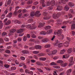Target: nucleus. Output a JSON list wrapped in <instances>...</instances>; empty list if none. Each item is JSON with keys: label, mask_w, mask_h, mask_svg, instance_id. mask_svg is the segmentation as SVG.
<instances>
[{"label": "nucleus", "mask_w": 75, "mask_h": 75, "mask_svg": "<svg viewBox=\"0 0 75 75\" xmlns=\"http://www.w3.org/2000/svg\"><path fill=\"white\" fill-rule=\"evenodd\" d=\"M59 43L58 40H56L55 44L54 45V46H57L58 47H61L64 46V44L62 43Z\"/></svg>", "instance_id": "1"}, {"label": "nucleus", "mask_w": 75, "mask_h": 75, "mask_svg": "<svg viewBox=\"0 0 75 75\" xmlns=\"http://www.w3.org/2000/svg\"><path fill=\"white\" fill-rule=\"evenodd\" d=\"M62 32V30L61 29L58 30L57 32H56V34L58 36H60L61 35V34Z\"/></svg>", "instance_id": "2"}, {"label": "nucleus", "mask_w": 75, "mask_h": 75, "mask_svg": "<svg viewBox=\"0 0 75 75\" xmlns=\"http://www.w3.org/2000/svg\"><path fill=\"white\" fill-rule=\"evenodd\" d=\"M57 52V51L56 50H54L52 52H51L48 54L49 55H55V54Z\"/></svg>", "instance_id": "3"}, {"label": "nucleus", "mask_w": 75, "mask_h": 75, "mask_svg": "<svg viewBox=\"0 0 75 75\" xmlns=\"http://www.w3.org/2000/svg\"><path fill=\"white\" fill-rule=\"evenodd\" d=\"M42 47L39 45H36L35 46V49L37 50H41Z\"/></svg>", "instance_id": "4"}, {"label": "nucleus", "mask_w": 75, "mask_h": 75, "mask_svg": "<svg viewBox=\"0 0 75 75\" xmlns=\"http://www.w3.org/2000/svg\"><path fill=\"white\" fill-rule=\"evenodd\" d=\"M40 13V12L39 11H37L35 13V16L37 17H39L41 15V14L39 13Z\"/></svg>", "instance_id": "5"}, {"label": "nucleus", "mask_w": 75, "mask_h": 75, "mask_svg": "<svg viewBox=\"0 0 75 75\" xmlns=\"http://www.w3.org/2000/svg\"><path fill=\"white\" fill-rule=\"evenodd\" d=\"M16 30L15 29H12L11 30V31H10V33L9 34V35L11 36L13 35V33H14L15 32H16Z\"/></svg>", "instance_id": "6"}, {"label": "nucleus", "mask_w": 75, "mask_h": 75, "mask_svg": "<svg viewBox=\"0 0 75 75\" xmlns=\"http://www.w3.org/2000/svg\"><path fill=\"white\" fill-rule=\"evenodd\" d=\"M27 28H31V29H35L36 28H37V27L35 26V27H33V26L32 27V26H31V25L30 24H29L27 25Z\"/></svg>", "instance_id": "7"}, {"label": "nucleus", "mask_w": 75, "mask_h": 75, "mask_svg": "<svg viewBox=\"0 0 75 75\" xmlns=\"http://www.w3.org/2000/svg\"><path fill=\"white\" fill-rule=\"evenodd\" d=\"M69 42L66 41L63 44V45H64V47H68V46H69Z\"/></svg>", "instance_id": "8"}, {"label": "nucleus", "mask_w": 75, "mask_h": 75, "mask_svg": "<svg viewBox=\"0 0 75 75\" xmlns=\"http://www.w3.org/2000/svg\"><path fill=\"white\" fill-rule=\"evenodd\" d=\"M72 71V70L71 69H69L67 70L66 71V74L67 75H71L70 74L71 73Z\"/></svg>", "instance_id": "9"}, {"label": "nucleus", "mask_w": 75, "mask_h": 75, "mask_svg": "<svg viewBox=\"0 0 75 75\" xmlns=\"http://www.w3.org/2000/svg\"><path fill=\"white\" fill-rule=\"evenodd\" d=\"M68 0H60L59 1V3L61 4V3H62L63 4H64L65 3V1H68Z\"/></svg>", "instance_id": "10"}, {"label": "nucleus", "mask_w": 75, "mask_h": 75, "mask_svg": "<svg viewBox=\"0 0 75 75\" xmlns=\"http://www.w3.org/2000/svg\"><path fill=\"white\" fill-rule=\"evenodd\" d=\"M49 41V40L47 38L42 39V41L43 42H47Z\"/></svg>", "instance_id": "11"}, {"label": "nucleus", "mask_w": 75, "mask_h": 75, "mask_svg": "<svg viewBox=\"0 0 75 75\" xmlns=\"http://www.w3.org/2000/svg\"><path fill=\"white\" fill-rule=\"evenodd\" d=\"M45 23H40V25H38V27L39 28H41L42 27L44 26Z\"/></svg>", "instance_id": "12"}, {"label": "nucleus", "mask_w": 75, "mask_h": 75, "mask_svg": "<svg viewBox=\"0 0 75 75\" xmlns=\"http://www.w3.org/2000/svg\"><path fill=\"white\" fill-rule=\"evenodd\" d=\"M73 52V49L72 48L69 49L68 50H67V52L68 53H71Z\"/></svg>", "instance_id": "13"}, {"label": "nucleus", "mask_w": 75, "mask_h": 75, "mask_svg": "<svg viewBox=\"0 0 75 75\" xmlns=\"http://www.w3.org/2000/svg\"><path fill=\"white\" fill-rule=\"evenodd\" d=\"M68 5L71 7H74V4L72 2H69Z\"/></svg>", "instance_id": "14"}, {"label": "nucleus", "mask_w": 75, "mask_h": 75, "mask_svg": "<svg viewBox=\"0 0 75 75\" xmlns=\"http://www.w3.org/2000/svg\"><path fill=\"white\" fill-rule=\"evenodd\" d=\"M60 15V14H59V13H58L57 15H56V14H54L53 15V18L54 19H56V18H57V16L58 15Z\"/></svg>", "instance_id": "15"}, {"label": "nucleus", "mask_w": 75, "mask_h": 75, "mask_svg": "<svg viewBox=\"0 0 75 75\" xmlns=\"http://www.w3.org/2000/svg\"><path fill=\"white\" fill-rule=\"evenodd\" d=\"M22 52L24 54H27L29 53L28 51V50H22Z\"/></svg>", "instance_id": "16"}, {"label": "nucleus", "mask_w": 75, "mask_h": 75, "mask_svg": "<svg viewBox=\"0 0 75 75\" xmlns=\"http://www.w3.org/2000/svg\"><path fill=\"white\" fill-rule=\"evenodd\" d=\"M62 8L60 6H58L57 10L58 11H60L62 10Z\"/></svg>", "instance_id": "17"}, {"label": "nucleus", "mask_w": 75, "mask_h": 75, "mask_svg": "<svg viewBox=\"0 0 75 75\" xmlns=\"http://www.w3.org/2000/svg\"><path fill=\"white\" fill-rule=\"evenodd\" d=\"M11 23V21L10 20H9L7 21V22H6L5 23V25H8L10 24Z\"/></svg>", "instance_id": "18"}, {"label": "nucleus", "mask_w": 75, "mask_h": 75, "mask_svg": "<svg viewBox=\"0 0 75 75\" xmlns=\"http://www.w3.org/2000/svg\"><path fill=\"white\" fill-rule=\"evenodd\" d=\"M12 13H10L6 16V17L11 18L12 16Z\"/></svg>", "instance_id": "19"}, {"label": "nucleus", "mask_w": 75, "mask_h": 75, "mask_svg": "<svg viewBox=\"0 0 75 75\" xmlns=\"http://www.w3.org/2000/svg\"><path fill=\"white\" fill-rule=\"evenodd\" d=\"M51 45L50 44L46 45H45V47L46 48H49L51 47Z\"/></svg>", "instance_id": "20"}, {"label": "nucleus", "mask_w": 75, "mask_h": 75, "mask_svg": "<svg viewBox=\"0 0 75 75\" xmlns=\"http://www.w3.org/2000/svg\"><path fill=\"white\" fill-rule=\"evenodd\" d=\"M39 59L40 61H45L47 59L46 58L43 57L40 58Z\"/></svg>", "instance_id": "21"}, {"label": "nucleus", "mask_w": 75, "mask_h": 75, "mask_svg": "<svg viewBox=\"0 0 75 75\" xmlns=\"http://www.w3.org/2000/svg\"><path fill=\"white\" fill-rule=\"evenodd\" d=\"M40 53V52L38 51H33V53L35 54H38Z\"/></svg>", "instance_id": "22"}, {"label": "nucleus", "mask_w": 75, "mask_h": 75, "mask_svg": "<svg viewBox=\"0 0 75 75\" xmlns=\"http://www.w3.org/2000/svg\"><path fill=\"white\" fill-rule=\"evenodd\" d=\"M23 29H20V30H17V33H20L22 32H23Z\"/></svg>", "instance_id": "23"}, {"label": "nucleus", "mask_w": 75, "mask_h": 75, "mask_svg": "<svg viewBox=\"0 0 75 75\" xmlns=\"http://www.w3.org/2000/svg\"><path fill=\"white\" fill-rule=\"evenodd\" d=\"M46 33L45 31H42L40 32V34L41 35H46Z\"/></svg>", "instance_id": "24"}, {"label": "nucleus", "mask_w": 75, "mask_h": 75, "mask_svg": "<svg viewBox=\"0 0 75 75\" xmlns=\"http://www.w3.org/2000/svg\"><path fill=\"white\" fill-rule=\"evenodd\" d=\"M64 10H65V11H67L68 10H69V8L68 6H65V7L64 8Z\"/></svg>", "instance_id": "25"}, {"label": "nucleus", "mask_w": 75, "mask_h": 75, "mask_svg": "<svg viewBox=\"0 0 75 75\" xmlns=\"http://www.w3.org/2000/svg\"><path fill=\"white\" fill-rule=\"evenodd\" d=\"M65 52L66 51L64 50H62L61 51V52H60V54H64Z\"/></svg>", "instance_id": "26"}, {"label": "nucleus", "mask_w": 75, "mask_h": 75, "mask_svg": "<svg viewBox=\"0 0 75 75\" xmlns=\"http://www.w3.org/2000/svg\"><path fill=\"white\" fill-rule=\"evenodd\" d=\"M38 55L39 56H45V54L40 53Z\"/></svg>", "instance_id": "27"}, {"label": "nucleus", "mask_w": 75, "mask_h": 75, "mask_svg": "<svg viewBox=\"0 0 75 75\" xmlns=\"http://www.w3.org/2000/svg\"><path fill=\"white\" fill-rule=\"evenodd\" d=\"M58 36L60 37V39H61V40H63V39H64V35L63 34H61V35Z\"/></svg>", "instance_id": "28"}, {"label": "nucleus", "mask_w": 75, "mask_h": 75, "mask_svg": "<svg viewBox=\"0 0 75 75\" xmlns=\"http://www.w3.org/2000/svg\"><path fill=\"white\" fill-rule=\"evenodd\" d=\"M36 64L38 65H40V66H42L43 65L42 63H41L40 62H36Z\"/></svg>", "instance_id": "29"}, {"label": "nucleus", "mask_w": 75, "mask_h": 75, "mask_svg": "<svg viewBox=\"0 0 75 75\" xmlns=\"http://www.w3.org/2000/svg\"><path fill=\"white\" fill-rule=\"evenodd\" d=\"M55 2V1H54V0H52V1H51V4H52V6H53L54 4V3Z\"/></svg>", "instance_id": "30"}, {"label": "nucleus", "mask_w": 75, "mask_h": 75, "mask_svg": "<svg viewBox=\"0 0 75 75\" xmlns=\"http://www.w3.org/2000/svg\"><path fill=\"white\" fill-rule=\"evenodd\" d=\"M71 29L73 30L75 29V24H73L71 25Z\"/></svg>", "instance_id": "31"}, {"label": "nucleus", "mask_w": 75, "mask_h": 75, "mask_svg": "<svg viewBox=\"0 0 75 75\" xmlns=\"http://www.w3.org/2000/svg\"><path fill=\"white\" fill-rule=\"evenodd\" d=\"M52 33V30H48V31H47V34H50L51 33Z\"/></svg>", "instance_id": "32"}, {"label": "nucleus", "mask_w": 75, "mask_h": 75, "mask_svg": "<svg viewBox=\"0 0 75 75\" xmlns=\"http://www.w3.org/2000/svg\"><path fill=\"white\" fill-rule=\"evenodd\" d=\"M33 3V1L32 0L29 1L27 2V4L28 5H30Z\"/></svg>", "instance_id": "33"}, {"label": "nucleus", "mask_w": 75, "mask_h": 75, "mask_svg": "<svg viewBox=\"0 0 75 75\" xmlns=\"http://www.w3.org/2000/svg\"><path fill=\"white\" fill-rule=\"evenodd\" d=\"M68 65L67 63H65L64 64H62L61 66L63 67H66Z\"/></svg>", "instance_id": "34"}, {"label": "nucleus", "mask_w": 75, "mask_h": 75, "mask_svg": "<svg viewBox=\"0 0 75 75\" xmlns=\"http://www.w3.org/2000/svg\"><path fill=\"white\" fill-rule=\"evenodd\" d=\"M25 64L24 63H21L20 64H19V66L20 67H23L24 65Z\"/></svg>", "instance_id": "35"}, {"label": "nucleus", "mask_w": 75, "mask_h": 75, "mask_svg": "<svg viewBox=\"0 0 75 75\" xmlns=\"http://www.w3.org/2000/svg\"><path fill=\"white\" fill-rule=\"evenodd\" d=\"M7 33H6L5 32H4L2 33V36H4L7 35Z\"/></svg>", "instance_id": "36"}, {"label": "nucleus", "mask_w": 75, "mask_h": 75, "mask_svg": "<svg viewBox=\"0 0 75 75\" xmlns=\"http://www.w3.org/2000/svg\"><path fill=\"white\" fill-rule=\"evenodd\" d=\"M5 16V15L4 14H3L2 16H1V19L2 20L4 19V17Z\"/></svg>", "instance_id": "37"}, {"label": "nucleus", "mask_w": 75, "mask_h": 75, "mask_svg": "<svg viewBox=\"0 0 75 75\" xmlns=\"http://www.w3.org/2000/svg\"><path fill=\"white\" fill-rule=\"evenodd\" d=\"M73 57H71V58L69 59V62H73Z\"/></svg>", "instance_id": "38"}, {"label": "nucleus", "mask_w": 75, "mask_h": 75, "mask_svg": "<svg viewBox=\"0 0 75 75\" xmlns=\"http://www.w3.org/2000/svg\"><path fill=\"white\" fill-rule=\"evenodd\" d=\"M51 28V27L50 25H48L45 27V29H50Z\"/></svg>", "instance_id": "39"}, {"label": "nucleus", "mask_w": 75, "mask_h": 75, "mask_svg": "<svg viewBox=\"0 0 75 75\" xmlns=\"http://www.w3.org/2000/svg\"><path fill=\"white\" fill-rule=\"evenodd\" d=\"M4 67L6 68L7 69H8L9 67V66L8 64H5L4 66Z\"/></svg>", "instance_id": "40"}, {"label": "nucleus", "mask_w": 75, "mask_h": 75, "mask_svg": "<svg viewBox=\"0 0 75 75\" xmlns=\"http://www.w3.org/2000/svg\"><path fill=\"white\" fill-rule=\"evenodd\" d=\"M63 62V61L62 60H59L57 61V63L58 64H61Z\"/></svg>", "instance_id": "41"}, {"label": "nucleus", "mask_w": 75, "mask_h": 75, "mask_svg": "<svg viewBox=\"0 0 75 75\" xmlns=\"http://www.w3.org/2000/svg\"><path fill=\"white\" fill-rule=\"evenodd\" d=\"M16 67H13L11 68V70L12 71L16 69Z\"/></svg>", "instance_id": "42"}, {"label": "nucleus", "mask_w": 75, "mask_h": 75, "mask_svg": "<svg viewBox=\"0 0 75 75\" xmlns=\"http://www.w3.org/2000/svg\"><path fill=\"white\" fill-rule=\"evenodd\" d=\"M50 18H49L47 16H45V17L44 18V19L45 20H48L50 19Z\"/></svg>", "instance_id": "43"}, {"label": "nucleus", "mask_w": 75, "mask_h": 75, "mask_svg": "<svg viewBox=\"0 0 75 75\" xmlns=\"http://www.w3.org/2000/svg\"><path fill=\"white\" fill-rule=\"evenodd\" d=\"M30 16L32 17L34 16V12H31L30 13Z\"/></svg>", "instance_id": "44"}, {"label": "nucleus", "mask_w": 75, "mask_h": 75, "mask_svg": "<svg viewBox=\"0 0 75 75\" xmlns=\"http://www.w3.org/2000/svg\"><path fill=\"white\" fill-rule=\"evenodd\" d=\"M54 68H55V69H59L60 68V67H59L58 66H55L54 67Z\"/></svg>", "instance_id": "45"}, {"label": "nucleus", "mask_w": 75, "mask_h": 75, "mask_svg": "<svg viewBox=\"0 0 75 75\" xmlns=\"http://www.w3.org/2000/svg\"><path fill=\"white\" fill-rule=\"evenodd\" d=\"M37 69H38V70L39 71V72H41V73L43 72V71L41 70L40 69L38 68Z\"/></svg>", "instance_id": "46"}, {"label": "nucleus", "mask_w": 75, "mask_h": 75, "mask_svg": "<svg viewBox=\"0 0 75 75\" xmlns=\"http://www.w3.org/2000/svg\"><path fill=\"white\" fill-rule=\"evenodd\" d=\"M4 40L5 41H6V42H7L8 41H9V39L7 38H5L4 39Z\"/></svg>", "instance_id": "47"}, {"label": "nucleus", "mask_w": 75, "mask_h": 75, "mask_svg": "<svg viewBox=\"0 0 75 75\" xmlns=\"http://www.w3.org/2000/svg\"><path fill=\"white\" fill-rule=\"evenodd\" d=\"M15 63L17 65H18L19 64V62H18V61L17 60H15Z\"/></svg>", "instance_id": "48"}, {"label": "nucleus", "mask_w": 75, "mask_h": 75, "mask_svg": "<svg viewBox=\"0 0 75 75\" xmlns=\"http://www.w3.org/2000/svg\"><path fill=\"white\" fill-rule=\"evenodd\" d=\"M4 72L7 75H9V73H8L7 71L6 70L4 71Z\"/></svg>", "instance_id": "49"}, {"label": "nucleus", "mask_w": 75, "mask_h": 75, "mask_svg": "<svg viewBox=\"0 0 75 75\" xmlns=\"http://www.w3.org/2000/svg\"><path fill=\"white\" fill-rule=\"evenodd\" d=\"M45 69H46L47 71H50L51 70V69H50V68L46 67H45Z\"/></svg>", "instance_id": "50"}, {"label": "nucleus", "mask_w": 75, "mask_h": 75, "mask_svg": "<svg viewBox=\"0 0 75 75\" xmlns=\"http://www.w3.org/2000/svg\"><path fill=\"white\" fill-rule=\"evenodd\" d=\"M23 40L24 41H26L27 40V37L25 36H24Z\"/></svg>", "instance_id": "51"}, {"label": "nucleus", "mask_w": 75, "mask_h": 75, "mask_svg": "<svg viewBox=\"0 0 75 75\" xmlns=\"http://www.w3.org/2000/svg\"><path fill=\"white\" fill-rule=\"evenodd\" d=\"M30 61L32 63H34L36 62V61L34 59H31Z\"/></svg>", "instance_id": "52"}, {"label": "nucleus", "mask_w": 75, "mask_h": 75, "mask_svg": "<svg viewBox=\"0 0 75 75\" xmlns=\"http://www.w3.org/2000/svg\"><path fill=\"white\" fill-rule=\"evenodd\" d=\"M31 37L32 38H36V36L35 35H34V34H33L32 35H31Z\"/></svg>", "instance_id": "53"}, {"label": "nucleus", "mask_w": 75, "mask_h": 75, "mask_svg": "<svg viewBox=\"0 0 75 75\" xmlns=\"http://www.w3.org/2000/svg\"><path fill=\"white\" fill-rule=\"evenodd\" d=\"M21 59L22 60L24 61L25 59V58L24 57H21Z\"/></svg>", "instance_id": "54"}, {"label": "nucleus", "mask_w": 75, "mask_h": 75, "mask_svg": "<svg viewBox=\"0 0 75 75\" xmlns=\"http://www.w3.org/2000/svg\"><path fill=\"white\" fill-rule=\"evenodd\" d=\"M51 65L53 66H54L57 65V64H56L55 63L52 62L51 63Z\"/></svg>", "instance_id": "55"}, {"label": "nucleus", "mask_w": 75, "mask_h": 75, "mask_svg": "<svg viewBox=\"0 0 75 75\" xmlns=\"http://www.w3.org/2000/svg\"><path fill=\"white\" fill-rule=\"evenodd\" d=\"M67 40H68V41H71V39L69 37H67Z\"/></svg>", "instance_id": "56"}, {"label": "nucleus", "mask_w": 75, "mask_h": 75, "mask_svg": "<svg viewBox=\"0 0 75 75\" xmlns=\"http://www.w3.org/2000/svg\"><path fill=\"white\" fill-rule=\"evenodd\" d=\"M26 61H27V63L28 64H29L30 63L31 61L30 59H27Z\"/></svg>", "instance_id": "57"}, {"label": "nucleus", "mask_w": 75, "mask_h": 75, "mask_svg": "<svg viewBox=\"0 0 75 75\" xmlns=\"http://www.w3.org/2000/svg\"><path fill=\"white\" fill-rule=\"evenodd\" d=\"M5 52L6 53H10V51L9 50H6L5 51Z\"/></svg>", "instance_id": "58"}, {"label": "nucleus", "mask_w": 75, "mask_h": 75, "mask_svg": "<svg viewBox=\"0 0 75 75\" xmlns=\"http://www.w3.org/2000/svg\"><path fill=\"white\" fill-rule=\"evenodd\" d=\"M21 40L22 39L20 37H19L18 39H17V40H18V42L21 41Z\"/></svg>", "instance_id": "59"}, {"label": "nucleus", "mask_w": 75, "mask_h": 75, "mask_svg": "<svg viewBox=\"0 0 75 75\" xmlns=\"http://www.w3.org/2000/svg\"><path fill=\"white\" fill-rule=\"evenodd\" d=\"M65 57H66V59H67L69 57V55H68V54H67L65 55Z\"/></svg>", "instance_id": "60"}, {"label": "nucleus", "mask_w": 75, "mask_h": 75, "mask_svg": "<svg viewBox=\"0 0 75 75\" xmlns=\"http://www.w3.org/2000/svg\"><path fill=\"white\" fill-rule=\"evenodd\" d=\"M38 38L40 40H41L43 39V37H42L40 36H39L38 37Z\"/></svg>", "instance_id": "61"}, {"label": "nucleus", "mask_w": 75, "mask_h": 75, "mask_svg": "<svg viewBox=\"0 0 75 75\" xmlns=\"http://www.w3.org/2000/svg\"><path fill=\"white\" fill-rule=\"evenodd\" d=\"M12 44V43L11 42H9V43H6V45H11Z\"/></svg>", "instance_id": "62"}, {"label": "nucleus", "mask_w": 75, "mask_h": 75, "mask_svg": "<svg viewBox=\"0 0 75 75\" xmlns=\"http://www.w3.org/2000/svg\"><path fill=\"white\" fill-rule=\"evenodd\" d=\"M11 0H8V1L7 4L8 5L9 4H10L11 3Z\"/></svg>", "instance_id": "63"}, {"label": "nucleus", "mask_w": 75, "mask_h": 75, "mask_svg": "<svg viewBox=\"0 0 75 75\" xmlns=\"http://www.w3.org/2000/svg\"><path fill=\"white\" fill-rule=\"evenodd\" d=\"M0 42L1 43H3L4 42V41L3 40L2 38H1L0 39Z\"/></svg>", "instance_id": "64"}]
</instances>
